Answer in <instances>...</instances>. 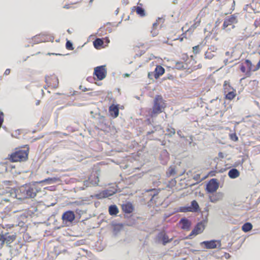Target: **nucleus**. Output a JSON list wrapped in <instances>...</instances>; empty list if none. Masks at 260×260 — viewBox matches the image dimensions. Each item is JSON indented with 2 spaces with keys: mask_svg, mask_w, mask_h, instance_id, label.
I'll return each mask as SVG.
<instances>
[{
  "mask_svg": "<svg viewBox=\"0 0 260 260\" xmlns=\"http://www.w3.org/2000/svg\"><path fill=\"white\" fill-rule=\"evenodd\" d=\"M104 44V41L102 39L97 38L93 41V46L96 49H99Z\"/></svg>",
  "mask_w": 260,
  "mask_h": 260,
  "instance_id": "26",
  "label": "nucleus"
},
{
  "mask_svg": "<svg viewBox=\"0 0 260 260\" xmlns=\"http://www.w3.org/2000/svg\"><path fill=\"white\" fill-rule=\"evenodd\" d=\"M230 138L234 141H237L238 140V138L235 133H233L230 135Z\"/></svg>",
  "mask_w": 260,
  "mask_h": 260,
  "instance_id": "38",
  "label": "nucleus"
},
{
  "mask_svg": "<svg viewBox=\"0 0 260 260\" xmlns=\"http://www.w3.org/2000/svg\"><path fill=\"white\" fill-rule=\"evenodd\" d=\"M151 33L153 37H155L158 35V31L157 30H155L154 28H153L151 31Z\"/></svg>",
  "mask_w": 260,
  "mask_h": 260,
  "instance_id": "41",
  "label": "nucleus"
},
{
  "mask_svg": "<svg viewBox=\"0 0 260 260\" xmlns=\"http://www.w3.org/2000/svg\"><path fill=\"white\" fill-rule=\"evenodd\" d=\"M166 107V101L161 95H156L153 100V105L149 114L151 117H155L164 112Z\"/></svg>",
  "mask_w": 260,
  "mask_h": 260,
  "instance_id": "2",
  "label": "nucleus"
},
{
  "mask_svg": "<svg viewBox=\"0 0 260 260\" xmlns=\"http://www.w3.org/2000/svg\"><path fill=\"white\" fill-rule=\"evenodd\" d=\"M228 61V59H225V60H224V63H225V65L227 64Z\"/></svg>",
  "mask_w": 260,
  "mask_h": 260,
  "instance_id": "64",
  "label": "nucleus"
},
{
  "mask_svg": "<svg viewBox=\"0 0 260 260\" xmlns=\"http://www.w3.org/2000/svg\"><path fill=\"white\" fill-rule=\"evenodd\" d=\"M135 223V221H129V222H127L126 224L128 226H132Z\"/></svg>",
  "mask_w": 260,
  "mask_h": 260,
  "instance_id": "51",
  "label": "nucleus"
},
{
  "mask_svg": "<svg viewBox=\"0 0 260 260\" xmlns=\"http://www.w3.org/2000/svg\"><path fill=\"white\" fill-rule=\"evenodd\" d=\"M115 193V191L111 190H104L102 192H100L99 194L96 195V197L98 199H102L107 198L108 197H110L114 194Z\"/></svg>",
  "mask_w": 260,
  "mask_h": 260,
  "instance_id": "14",
  "label": "nucleus"
},
{
  "mask_svg": "<svg viewBox=\"0 0 260 260\" xmlns=\"http://www.w3.org/2000/svg\"><path fill=\"white\" fill-rule=\"evenodd\" d=\"M158 193V191H155V192L154 193V194L152 196V198H153L154 196H156Z\"/></svg>",
  "mask_w": 260,
  "mask_h": 260,
  "instance_id": "57",
  "label": "nucleus"
},
{
  "mask_svg": "<svg viewBox=\"0 0 260 260\" xmlns=\"http://www.w3.org/2000/svg\"><path fill=\"white\" fill-rule=\"evenodd\" d=\"M252 228V225L250 222L245 223L242 226V230L244 232H248L250 231Z\"/></svg>",
  "mask_w": 260,
  "mask_h": 260,
  "instance_id": "28",
  "label": "nucleus"
},
{
  "mask_svg": "<svg viewBox=\"0 0 260 260\" xmlns=\"http://www.w3.org/2000/svg\"><path fill=\"white\" fill-rule=\"evenodd\" d=\"M10 73V69H7L6 70L4 75H8Z\"/></svg>",
  "mask_w": 260,
  "mask_h": 260,
  "instance_id": "50",
  "label": "nucleus"
},
{
  "mask_svg": "<svg viewBox=\"0 0 260 260\" xmlns=\"http://www.w3.org/2000/svg\"><path fill=\"white\" fill-rule=\"evenodd\" d=\"M179 211L181 212H191V209L190 206H184L180 207Z\"/></svg>",
  "mask_w": 260,
  "mask_h": 260,
  "instance_id": "32",
  "label": "nucleus"
},
{
  "mask_svg": "<svg viewBox=\"0 0 260 260\" xmlns=\"http://www.w3.org/2000/svg\"><path fill=\"white\" fill-rule=\"evenodd\" d=\"M93 75L97 77L99 80H103L107 75L106 66H100L95 67L94 69Z\"/></svg>",
  "mask_w": 260,
  "mask_h": 260,
  "instance_id": "5",
  "label": "nucleus"
},
{
  "mask_svg": "<svg viewBox=\"0 0 260 260\" xmlns=\"http://www.w3.org/2000/svg\"><path fill=\"white\" fill-rule=\"evenodd\" d=\"M199 177V175H197L196 176L194 177L193 178H194V179L197 180Z\"/></svg>",
  "mask_w": 260,
  "mask_h": 260,
  "instance_id": "59",
  "label": "nucleus"
},
{
  "mask_svg": "<svg viewBox=\"0 0 260 260\" xmlns=\"http://www.w3.org/2000/svg\"><path fill=\"white\" fill-rule=\"evenodd\" d=\"M166 131L168 132V134L166 135H167L170 137H172L175 134L176 132L175 128L170 126L167 127Z\"/></svg>",
  "mask_w": 260,
  "mask_h": 260,
  "instance_id": "29",
  "label": "nucleus"
},
{
  "mask_svg": "<svg viewBox=\"0 0 260 260\" xmlns=\"http://www.w3.org/2000/svg\"><path fill=\"white\" fill-rule=\"evenodd\" d=\"M206 223L207 221L206 220H203L198 222L188 235L189 238L191 239L193 236L202 233L205 229V224Z\"/></svg>",
  "mask_w": 260,
  "mask_h": 260,
  "instance_id": "4",
  "label": "nucleus"
},
{
  "mask_svg": "<svg viewBox=\"0 0 260 260\" xmlns=\"http://www.w3.org/2000/svg\"><path fill=\"white\" fill-rule=\"evenodd\" d=\"M245 63L248 68V70L246 72V75L247 77H249L251 75V72H255V71L253 70L254 68H252V64L250 60L246 59L245 61Z\"/></svg>",
  "mask_w": 260,
  "mask_h": 260,
  "instance_id": "18",
  "label": "nucleus"
},
{
  "mask_svg": "<svg viewBox=\"0 0 260 260\" xmlns=\"http://www.w3.org/2000/svg\"><path fill=\"white\" fill-rule=\"evenodd\" d=\"M134 8L136 9L137 14L139 15L140 16L143 17L145 16V11L143 8L140 6H137L134 7Z\"/></svg>",
  "mask_w": 260,
  "mask_h": 260,
  "instance_id": "27",
  "label": "nucleus"
},
{
  "mask_svg": "<svg viewBox=\"0 0 260 260\" xmlns=\"http://www.w3.org/2000/svg\"><path fill=\"white\" fill-rule=\"evenodd\" d=\"M165 73V69L160 66H157L154 71V77L157 79L160 76L162 75Z\"/></svg>",
  "mask_w": 260,
  "mask_h": 260,
  "instance_id": "17",
  "label": "nucleus"
},
{
  "mask_svg": "<svg viewBox=\"0 0 260 260\" xmlns=\"http://www.w3.org/2000/svg\"><path fill=\"white\" fill-rule=\"evenodd\" d=\"M219 187V183L215 178L211 179L206 184V190L208 193H214Z\"/></svg>",
  "mask_w": 260,
  "mask_h": 260,
  "instance_id": "6",
  "label": "nucleus"
},
{
  "mask_svg": "<svg viewBox=\"0 0 260 260\" xmlns=\"http://www.w3.org/2000/svg\"><path fill=\"white\" fill-rule=\"evenodd\" d=\"M185 141L186 142H188V144L189 145H190L193 141V139H192V137L191 136H190V139L189 140L187 139H185Z\"/></svg>",
  "mask_w": 260,
  "mask_h": 260,
  "instance_id": "45",
  "label": "nucleus"
},
{
  "mask_svg": "<svg viewBox=\"0 0 260 260\" xmlns=\"http://www.w3.org/2000/svg\"><path fill=\"white\" fill-rule=\"evenodd\" d=\"M150 131L147 132L146 135L149 136L156 131H158L161 129V127L160 125H153V126L149 127Z\"/></svg>",
  "mask_w": 260,
  "mask_h": 260,
  "instance_id": "22",
  "label": "nucleus"
},
{
  "mask_svg": "<svg viewBox=\"0 0 260 260\" xmlns=\"http://www.w3.org/2000/svg\"><path fill=\"white\" fill-rule=\"evenodd\" d=\"M129 74H128L127 73L124 74V77H129Z\"/></svg>",
  "mask_w": 260,
  "mask_h": 260,
  "instance_id": "62",
  "label": "nucleus"
},
{
  "mask_svg": "<svg viewBox=\"0 0 260 260\" xmlns=\"http://www.w3.org/2000/svg\"><path fill=\"white\" fill-rule=\"evenodd\" d=\"M217 243L219 245L218 247L220 246V241L214 240L203 241L201 243V245H204L205 248L207 249H213L216 248L217 247Z\"/></svg>",
  "mask_w": 260,
  "mask_h": 260,
  "instance_id": "9",
  "label": "nucleus"
},
{
  "mask_svg": "<svg viewBox=\"0 0 260 260\" xmlns=\"http://www.w3.org/2000/svg\"><path fill=\"white\" fill-rule=\"evenodd\" d=\"M4 237H5V236L4 235H1L0 234V241L3 240V239H4Z\"/></svg>",
  "mask_w": 260,
  "mask_h": 260,
  "instance_id": "54",
  "label": "nucleus"
},
{
  "mask_svg": "<svg viewBox=\"0 0 260 260\" xmlns=\"http://www.w3.org/2000/svg\"><path fill=\"white\" fill-rule=\"evenodd\" d=\"M109 112L111 115L114 117H117L119 115V108L117 105H112L109 107Z\"/></svg>",
  "mask_w": 260,
  "mask_h": 260,
  "instance_id": "15",
  "label": "nucleus"
},
{
  "mask_svg": "<svg viewBox=\"0 0 260 260\" xmlns=\"http://www.w3.org/2000/svg\"><path fill=\"white\" fill-rule=\"evenodd\" d=\"M228 175L230 178L235 179L239 176L240 172L237 169L233 168L229 171Z\"/></svg>",
  "mask_w": 260,
  "mask_h": 260,
  "instance_id": "19",
  "label": "nucleus"
},
{
  "mask_svg": "<svg viewBox=\"0 0 260 260\" xmlns=\"http://www.w3.org/2000/svg\"><path fill=\"white\" fill-rule=\"evenodd\" d=\"M59 180L58 178L53 177V178H48L44 180H43L40 181H38L39 183H47V184H53L56 183L57 181Z\"/></svg>",
  "mask_w": 260,
  "mask_h": 260,
  "instance_id": "21",
  "label": "nucleus"
},
{
  "mask_svg": "<svg viewBox=\"0 0 260 260\" xmlns=\"http://www.w3.org/2000/svg\"><path fill=\"white\" fill-rule=\"evenodd\" d=\"M122 209L125 213H131L133 211L134 207L131 203L128 202L122 205Z\"/></svg>",
  "mask_w": 260,
  "mask_h": 260,
  "instance_id": "16",
  "label": "nucleus"
},
{
  "mask_svg": "<svg viewBox=\"0 0 260 260\" xmlns=\"http://www.w3.org/2000/svg\"><path fill=\"white\" fill-rule=\"evenodd\" d=\"M229 1H231L232 3V10H234L235 5V2L234 0H229Z\"/></svg>",
  "mask_w": 260,
  "mask_h": 260,
  "instance_id": "49",
  "label": "nucleus"
},
{
  "mask_svg": "<svg viewBox=\"0 0 260 260\" xmlns=\"http://www.w3.org/2000/svg\"><path fill=\"white\" fill-rule=\"evenodd\" d=\"M153 122V120H151L150 119L148 118L145 120V122L146 124L149 126V127H151L153 125V124L152 123Z\"/></svg>",
  "mask_w": 260,
  "mask_h": 260,
  "instance_id": "39",
  "label": "nucleus"
},
{
  "mask_svg": "<svg viewBox=\"0 0 260 260\" xmlns=\"http://www.w3.org/2000/svg\"><path fill=\"white\" fill-rule=\"evenodd\" d=\"M229 26H230V24L227 22V21H226V20L224 19V21L223 22V29H225L226 28H227Z\"/></svg>",
  "mask_w": 260,
  "mask_h": 260,
  "instance_id": "43",
  "label": "nucleus"
},
{
  "mask_svg": "<svg viewBox=\"0 0 260 260\" xmlns=\"http://www.w3.org/2000/svg\"><path fill=\"white\" fill-rule=\"evenodd\" d=\"M160 158L161 160V163L165 165H166L169 159V154L167 150L166 149L162 150L160 154Z\"/></svg>",
  "mask_w": 260,
  "mask_h": 260,
  "instance_id": "13",
  "label": "nucleus"
},
{
  "mask_svg": "<svg viewBox=\"0 0 260 260\" xmlns=\"http://www.w3.org/2000/svg\"><path fill=\"white\" fill-rule=\"evenodd\" d=\"M28 157L27 151L20 150L11 154L10 159L12 161H23L25 160Z\"/></svg>",
  "mask_w": 260,
  "mask_h": 260,
  "instance_id": "3",
  "label": "nucleus"
},
{
  "mask_svg": "<svg viewBox=\"0 0 260 260\" xmlns=\"http://www.w3.org/2000/svg\"><path fill=\"white\" fill-rule=\"evenodd\" d=\"M225 20L230 24V25H232V28H234L235 27L233 24L237 22V18L234 15L226 17Z\"/></svg>",
  "mask_w": 260,
  "mask_h": 260,
  "instance_id": "20",
  "label": "nucleus"
},
{
  "mask_svg": "<svg viewBox=\"0 0 260 260\" xmlns=\"http://www.w3.org/2000/svg\"><path fill=\"white\" fill-rule=\"evenodd\" d=\"M87 94H88L90 96H95V95H98L96 92H91L88 93Z\"/></svg>",
  "mask_w": 260,
  "mask_h": 260,
  "instance_id": "48",
  "label": "nucleus"
},
{
  "mask_svg": "<svg viewBox=\"0 0 260 260\" xmlns=\"http://www.w3.org/2000/svg\"><path fill=\"white\" fill-rule=\"evenodd\" d=\"M109 212L111 215H116L118 213V209L115 205H111L109 208Z\"/></svg>",
  "mask_w": 260,
  "mask_h": 260,
  "instance_id": "24",
  "label": "nucleus"
},
{
  "mask_svg": "<svg viewBox=\"0 0 260 260\" xmlns=\"http://www.w3.org/2000/svg\"><path fill=\"white\" fill-rule=\"evenodd\" d=\"M1 241H2V243H1V245H3L5 243V242H6V240L4 239H3Z\"/></svg>",
  "mask_w": 260,
  "mask_h": 260,
  "instance_id": "55",
  "label": "nucleus"
},
{
  "mask_svg": "<svg viewBox=\"0 0 260 260\" xmlns=\"http://www.w3.org/2000/svg\"><path fill=\"white\" fill-rule=\"evenodd\" d=\"M119 12V9L117 8V10L115 11V13L116 15H117Z\"/></svg>",
  "mask_w": 260,
  "mask_h": 260,
  "instance_id": "60",
  "label": "nucleus"
},
{
  "mask_svg": "<svg viewBox=\"0 0 260 260\" xmlns=\"http://www.w3.org/2000/svg\"><path fill=\"white\" fill-rule=\"evenodd\" d=\"M66 46L67 49L69 50H72L74 49L73 46V43L70 41L68 40L66 42Z\"/></svg>",
  "mask_w": 260,
  "mask_h": 260,
  "instance_id": "35",
  "label": "nucleus"
},
{
  "mask_svg": "<svg viewBox=\"0 0 260 260\" xmlns=\"http://www.w3.org/2000/svg\"><path fill=\"white\" fill-rule=\"evenodd\" d=\"M157 25H158L157 22H155L153 23V28L155 29V28L156 27H157Z\"/></svg>",
  "mask_w": 260,
  "mask_h": 260,
  "instance_id": "53",
  "label": "nucleus"
},
{
  "mask_svg": "<svg viewBox=\"0 0 260 260\" xmlns=\"http://www.w3.org/2000/svg\"><path fill=\"white\" fill-rule=\"evenodd\" d=\"M100 119L102 120V121L103 122L105 120V117L102 116Z\"/></svg>",
  "mask_w": 260,
  "mask_h": 260,
  "instance_id": "58",
  "label": "nucleus"
},
{
  "mask_svg": "<svg viewBox=\"0 0 260 260\" xmlns=\"http://www.w3.org/2000/svg\"><path fill=\"white\" fill-rule=\"evenodd\" d=\"M179 223L181 224L182 229L187 231L189 230L191 225V222L185 217L182 218L179 221Z\"/></svg>",
  "mask_w": 260,
  "mask_h": 260,
  "instance_id": "11",
  "label": "nucleus"
},
{
  "mask_svg": "<svg viewBox=\"0 0 260 260\" xmlns=\"http://www.w3.org/2000/svg\"><path fill=\"white\" fill-rule=\"evenodd\" d=\"M99 182V174L97 173H92L88 178V180L84 181V185L86 187L89 186V184L92 185H98Z\"/></svg>",
  "mask_w": 260,
  "mask_h": 260,
  "instance_id": "8",
  "label": "nucleus"
},
{
  "mask_svg": "<svg viewBox=\"0 0 260 260\" xmlns=\"http://www.w3.org/2000/svg\"><path fill=\"white\" fill-rule=\"evenodd\" d=\"M38 182L25 184L20 187L18 189L13 188H8L3 193H8L9 196L13 198L18 200H23L28 198H34L37 193L41 191V188L37 186Z\"/></svg>",
  "mask_w": 260,
  "mask_h": 260,
  "instance_id": "1",
  "label": "nucleus"
},
{
  "mask_svg": "<svg viewBox=\"0 0 260 260\" xmlns=\"http://www.w3.org/2000/svg\"><path fill=\"white\" fill-rule=\"evenodd\" d=\"M79 88L83 91H86L90 90L89 89H87L86 87H83V86L81 85L80 86Z\"/></svg>",
  "mask_w": 260,
  "mask_h": 260,
  "instance_id": "47",
  "label": "nucleus"
},
{
  "mask_svg": "<svg viewBox=\"0 0 260 260\" xmlns=\"http://www.w3.org/2000/svg\"><path fill=\"white\" fill-rule=\"evenodd\" d=\"M3 201H4L5 202H9L10 201V200L9 199H7V198H4L3 199Z\"/></svg>",
  "mask_w": 260,
  "mask_h": 260,
  "instance_id": "61",
  "label": "nucleus"
},
{
  "mask_svg": "<svg viewBox=\"0 0 260 260\" xmlns=\"http://www.w3.org/2000/svg\"><path fill=\"white\" fill-rule=\"evenodd\" d=\"M4 122V113L0 111V127L2 126Z\"/></svg>",
  "mask_w": 260,
  "mask_h": 260,
  "instance_id": "40",
  "label": "nucleus"
},
{
  "mask_svg": "<svg viewBox=\"0 0 260 260\" xmlns=\"http://www.w3.org/2000/svg\"><path fill=\"white\" fill-rule=\"evenodd\" d=\"M168 174L169 176H174L176 174L175 169L173 167H170L168 170Z\"/></svg>",
  "mask_w": 260,
  "mask_h": 260,
  "instance_id": "34",
  "label": "nucleus"
},
{
  "mask_svg": "<svg viewBox=\"0 0 260 260\" xmlns=\"http://www.w3.org/2000/svg\"><path fill=\"white\" fill-rule=\"evenodd\" d=\"M223 197V193L221 192H218L209 196V199L211 202L216 203L217 201L222 200Z\"/></svg>",
  "mask_w": 260,
  "mask_h": 260,
  "instance_id": "12",
  "label": "nucleus"
},
{
  "mask_svg": "<svg viewBox=\"0 0 260 260\" xmlns=\"http://www.w3.org/2000/svg\"><path fill=\"white\" fill-rule=\"evenodd\" d=\"M218 156L220 158H224V154H223V153L220 152L218 153Z\"/></svg>",
  "mask_w": 260,
  "mask_h": 260,
  "instance_id": "52",
  "label": "nucleus"
},
{
  "mask_svg": "<svg viewBox=\"0 0 260 260\" xmlns=\"http://www.w3.org/2000/svg\"><path fill=\"white\" fill-rule=\"evenodd\" d=\"M63 223L67 224V223H71L75 219V214L74 211L68 210L64 212L61 216Z\"/></svg>",
  "mask_w": 260,
  "mask_h": 260,
  "instance_id": "7",
  "label": "nucleus"
},
{
  "mask_svg": "<svg viewBox=\"0 0 260 260\" xmlns=\"http://www.w3.org/2000/svg\"><path fill=\"white\" fill-rule=\"evenodd\" d=\"M4 239L6 240V243L7 244H9L15 240V237L13 235H9L7 236H5Z\"/></svg>",
  "mask_w": 260,
  "mask_h": 260,
  "instance_id": "30",
  "label": "nucleus"
},
{
  "mask_svg": "<svg viewBox=\"0 0 260 260\" xmlns=\"http://www.w3.org/2000/svg\"><path fill=\"white\" fill-rule=\"evenodd\" d=\"M192 51H193V53L195 54L199 53L200 51V46L197 45V46H194L192 48Z\"/></svg>",
  "mask_w": 260,
  "mask_h": 260,
  "instance_id": "36",
  "label": "nucleus"
},
{
  "mask_svg": "<svg viewBox=\"0 0 260 260\" xmlns=\"http://www.w3.org/2000/svg\"><path fill=\"white\" fill-rule=\"evenodd\" d=\"M64 8H66V9H69V6L68 5H65L64 7H63Z\"/></svg>",
  "mask_w": 260,
  "mask_h": 260,
  "instance_id": "63",
  "label": "nucleus"
},
{
  "mask_svg": "<svg viewBox=\"0 0 260 260\" xmlns=\"http://www.w3.org/2000/svg\"><path fill=\"white\" fill-rule=\"evenodd\" d=\"M176 68L179 70L182 69H185L184 67V66L183 64V63L182 62H177L176 64Z\"/></svg>",
  "mask_w": 260,
  "mask_h": 260,
  "instance_id": "37",
  "label": "nucleus"
},
{
  "mask_svg": "<svg viewBox=\"0 0 260 260\" xmlns=\"http://www.w3.org/2000/svg\"><path fill=\"white\" fill-rule=\"evenodd\" d=\"M177 134L178 135V136L180 137V138H184V136L183 135H181V133H182V132L181 130H178L177 132Z\"/></svg>",
  "mask_w": 260,
  "mask_h": 260,
  "instance_id": "46",
  "label": "nucleus"
},
{
  "mask_svg": "<svg viewBox=\"0 0 260 260\" xmlns=\"http://www.w3.org/2000/svg\"><path fill=\"white\" fill-rule=\"evenodd\" d=\"M123 225L122 224H116L113 226V234L116 236L117 235L120 231L122 229Z\"/></svg>",
  "mask_w": 260,
  "mask_h": 260,
  "instance_id": "25",
  "label": "nucleus"
},
{
  "mask_svg": "<svg viewBox=\"0 0 260 260\" xmlns=\"http://www.w3.org/2000/svg\"><path fill=\"white\" fill-rule=\"evenodd\" d=\"M54 79L56 80V83L55 84H53L52 85V86L53 88H56L58 87V79L57 77H54Z\"/></svg>",
  "mask_w": 260,
  "mask_h": 260,
  "instance_id": "42",
  "label": "nucleus"
},
{
  "mask_svg": "<svg viewBox=\"0 0 260 260\" xmlns=\"http://www.w3.org/2000/svg\"><path fill=\"white\" fill-rule=\"evenodd\" d=\"M236 96V94L233 91L229 92L225 95V98L229 100L233 99Z\"/></svg>",
  "mask_w": 260,
  "mask_h": 260,
  "instance_id": "33",
  "label": "nucleus"
},
{
  "mask_svg": "<svg viewBox=\"0 0 260 260\" xmlns=\"http://www.w3.org/2000/svg\"><path fill=\"white\" fill-rule=\"evenodd\" d=\"M157 240L159 243H161L164 245L171 242L172 238L169 239V237L164 233L160 232L157 236Z\"/></svg>",
  "mask_w": 260,
  "mask_h": 260,
  "instance_id": "10",
  "label": "nucleus"
},
{
  "mask_svg": "<svg viewBox=\"0 0 260 260\" xmlns=\"http://www.w3.org/2000/svg\"><path fill=\"white\" fill-rule=\"evenodd\" d=\"M240 70L242 72H243V73L246 72V68H245V66L243 64H240Z\"/></svg>",
  "mask_w": 260,
  "mask_h": 260,
  "instance_id": "44",
  "label": "nucleus"
},
{
  "mask_svg": "<svg viewBox=\"0 0 260 260\" xmlns=\"http://www.w3.org/2000/svg\"><path fill=\"white\" fill-rule=\"evenodd\" d=\"M122 3L126 5L128 3V0H122Z\"/></svg>",
  "mask_w": 260,
  "mask_h": 260,
  "instance_id": "56",
  "label": "nucleus"
},
{
  "mask_svg": "<svg viewBox=\"0 0 260 260\" xmlns=\"http://www.w3.org/2000/svg\"><path fill=\"white\" fill-rule=\"evenodd\" d=\"M209 49H208L205 53V58L206 59H212L214 56V54L212 51H209Z\"/></svg>",
  "mask_w": 260,
  "mask_h": 260,
  "instance_id": "31",
  "label": "nucleus"
},
{
  "mask_svg": "<svg viewBox=\"0 0 260 260\" xmlns=\"http://www.w3.org/2000/svg\"><path fill=\"white\" fill-rule=\"evenodd\" d=\"M190 207L191 208L192 212H197L200 209L199 205L196 200L191 201Z\"/></svg>",
  "mask_w": 260,
  "mask_h": 260,
  "instance_id": "23",
  "label": "nucleus"
}]
</instances>
